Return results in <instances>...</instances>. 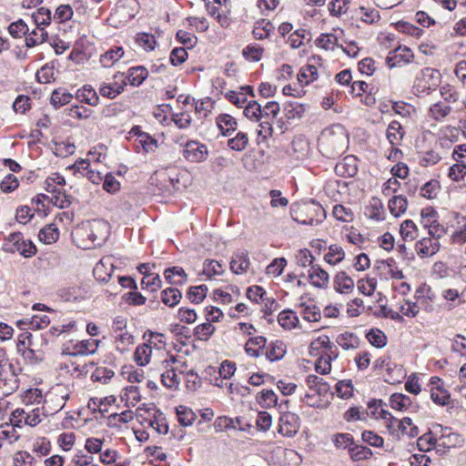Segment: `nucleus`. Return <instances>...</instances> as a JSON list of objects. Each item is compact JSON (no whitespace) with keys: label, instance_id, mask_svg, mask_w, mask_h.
Segmentation results:
<instances>
[{"label":"nucleus","instance_id":"nucleus-44","mask_svg":"<svg viewBox=\"0 0 466 466\" xmlns=\"http://www.w3.org/2000/svg\"><path fill=\"white\" fill-rule=\"evenodd\" d=\"M388 206L390 213L397 218L407 210L408 200L403 196H395L389 200Z\"/></svg>","mask_w":466,"mask_h":466},{"label":"nucleus","instance_id":"nucleus-13","mask_svg":"<svg viewBox=\"0 0 466 466\" xmlns=\"http://www.w3.org/2000/svg\"><path fill=\"white\" fill-rule=\"evenodd\" d=\"M429 386L431 399L435 404L445 406L450 403L451 394L439 377H431Z\"/></svg>","mask_w":466,"mask_h":466},{"label":"nucleus","instance_id":"nucleus-40","mask_svg":"<svg viewBox=\"0 0 466 466\" xmlns=\"http://www.w3.org/2000/svg\"><path fill=\"white\" fill-rule=\"evenodd\" d=\"M337 343L346 350H354L360 346V339L352 332H343L336 339Z\"/></svg>","mask_w":466,"mask_h":466},{"label":"nucleus","instance_id":"nucleus-38","mask_svg":"<svg viewBox=\"0 0 466 466\" xmlns=\"http://www.w3.org/2000/svg\"><path fill=\"white\" fill-rule=\"evenodd\" d=\"M338 352H327L319 356L318 360L315 364V370L320 374H328L331 370V360L337 359Z\"/></svg>","mask_w":466,"mask_h":466},{"label":"nucleus","instance_id":"nucleus-54","mask_svg":"<svg viewBox=\"0 0 466 466\" xmlns=\"http://www.w3.org/2000/svg\"><path fill=\"white\" fill-rule=\"evenodd\" d=\"M73 98L71 93L67 92L66 89L59 88L56 89L51 95V104L55 107H60L66 104H69Z\"/></svg>","mask_w":466,"mask_h":466},{"label":"nucleus","instance_id":"nucleus-12","mask_svg":"<svg viewBox=\"0 0 466 466\" xmlns=\"http://www.w3.org/2000/svg\"><path fill=\"white\" fill-rule=\"evenodd\" d=\"M127 86V77L124 73L117 72L113 76L112 82H103L99 86V93L102 96L114 99L120 95Z\"/></svg>","mask_w":466,"mask_h":466},{"label":"nucleus","instance_id":"nucleus-28","mask_svg":"<svg viewBox=\"0 0 466 466\" xmlns=\"http://www.w3.org/2000/svg\"><path fill=\"white\" fill-rule=\"evenodd\" d=\"M386 137L392 147L400 145L404 137L401 125L398 121H391L386 130Z\"/></svg>","mask_w":466,"mask_h":466},{"label":"nucleus","instance_id":"nucleus-19","mask_svg":"<svg viewBox=\"0 0 466 466\" xmlns=\"http://www.w3.org/2000/svg\"><path fill=\"white\" fill-rule=\"evenodd\" d=\"M338 352L337 348L331 344L329 336L320 335L313 339L309 345V353L313 356H320L327 352Z\"/></svg>","mask_w":466,"mask_h":466},{"label":"nucleus","instance_id":"nucleus-41","mask_svg":"<svg viewBox=\"0 0 466 466\" xmlns=\"http://www.w3.org/2000/svg\"><path fill=\"white\" fill-rule=\"evenodd\" d=\"M47 37V32L44 27H38L35 25V28L31 32H27L25 35V44L28 47H33L37 45L43 44Z\"/></svg>","mask_w":466,"mask_h":466},{"label":"nucleus","instance_id":"nucleus-33","mask_svg":"<svg viewBox=\"0 0 466 466\" xmlns=\"http://www.w3.org/2000/svg\"><path fill=\"white\" fill-rule=\"evenodd\" d=\"M165 279L171 284L183 285L186 283L187 275L185 270L178 266L168 268L164 272Z\"/></svg>","mask_w":466,"mask_h":466},{"label":"nucleus","instance_id":"nucleus-3","mask_svg":"<svg viewBox=\"0 0 466 466\" xmlns=\"http://www.w3.org/2000/svg\"><path fill=\"white\" fill-rule=\"evenodd\" d=\"M466 266L454 274L451 286L444 288L441 291V299L449 309H453L466 303Z\"/></svg>","mask_w":466,"mask_h":466},{"label":"nucleus","instance_id":"nucleus-26","mask_svg":"<svg viewBox=\"0 0 466 466\" xmlns=\"http://www.w3.org/2000/svg\"><path fill=\"white\" fill-rule=\"evenodd\" d=\"M357 171L356 159L353 157H346L335 166V172L341 177H354Z\"/></svg>","mask_w":466,"mask_h":466},{"label":"nucleus","instance_id":"nucleus-34","mask_svg":"<svg viewBox=\"0 0 466 466\" xmlns=\"http://www.w3.org/2000/svg\"><path fill=\"white\" fill-rule=\"evenodd\" d=\"M124 56L121 46H114L100 56V63L104 67L113 66Z\"/></svg>","mask_w":466,"mask_h":466},{"label":"nucleus","instance_id":"nucleus-5","mask_svg":"<svg viewBox=\"0 0 466 466\" xmlns=\"http://www.w3.org/2000/svg\"><path fill=\"white\" fill-rule=\"evenodd\" d=\"M293 220L301 225L318 226L325 218V210L319 203H309L298 206L297 209L291 208Z\"/></svg>","mask_w":466,"mask_h":466},{"label":"nucleus","instance_id":"nucleus-53","mask_svg":"<svg viewBox=\"0 0 466 466\" xmlns=\"http://www.w3.org/2000/svg\"><path fill=\"white\" fill-rule=\"evenodd\" d=\"M39 239L46 244L55 243L59 238V230L54 224H49L39 232Z\"/></svg>","mask_w":466,"mask_h":466},{"label":"nucleus","instance_id":"nucleus-51","mask_svg":"<svg viewBox=\"0 0 466 466\" xmlns=\"http://www.w3.org/2000/svg\"><path fill=\"white\" fill-rule=\"evenodd\" d=\"M318 78V68L313 65H307L303 66L299 75L298 81L301 85H309Z\"/></svg>","mask_w":466,"mask_h":466},{"label":"nucleus","instance_id":"nucleus-48","mask_svg":"<svg viewBox=\"0 0 466 466\" xmlns=\"http://www.w3.org/2000/svg\"><path fill=\"white\" fill-rule=\"evenodd\" d=\"M17 427L14 423H3L0 425V440L7 441L9 444H13L17 441L20 438L17 431Z\"/></svg>","mask_w":466,"mask_h":466},{"label":"nucleus","instance_id":"nucleus-10","mask_svg":"<svg viewBox=\"0 0 466 466\" xmlns=\"http://www.w3.org/2000/svg\"><path fill=\"white\" fill-rule=\"evenodd\" d=\"M151 337L156 341L149 339L147 343L138 345L134 352L133 360L140 367H145L150 362L157 342L163 343L164 336L162 334L152 335Z\"/></svg>","mask_w":466,"mask_h":466},{"label":"nucleus","instance_id":"nucleus-20","mask_svg":"<svg viewBox=\"0 0 466 466\" xmlns=\"http://www.w3.org/2000/svg\"><path fill=\"white\" fill-rule=\"evenodd\" d=\"M440 249L439 240L431 238H423L420 241H418L415 245V250L418 256L420 258H428L435 253H437Z\"/></svg>","mask_w":466,"mask_h":466},{"label":"nucleus","instance_id":"nucleus-43","mask_svg":"<svg viewBox=\"0 0 466 466\" xmlns=\"http://www.w3.org/2000/svg\"><path fill=\"white\" fill-rule=\"evenodd\" d=\"M366 339L375 348L382 349L388 343V338L385 333L376 328L370 329L366 333Z\"/></svg>","mask_w":466,"mask_h":466},{"label":"nucleus","instance_id":"nucleus-50","mask_svg":"<svg viewBox=\"0 0 466 466\" xmlns=\"http://www.w3.org/2000/svg\"><path fill=\"white\" fill-rule=\"evenodd\" d=\"M0 389L5 396L10 395L18 389V380L15 373L10 372L5 378L0 379Z\"/></svg>","mask_w":466,"mask_h":466},{"label":"nucleus","instance_id":"nucleus-59","mask_svg":"<svg viewBox=\"0 0 466 466\" xmlns=\"http://www.w3.org/2000/svg\"><path fill=\"white\" fill-rule=\"evenodd\" d=\"M121 399L125 400L128 406H136L141 400L138 387L135 385L126 387Z\"/></svg>","mask_w":466,"mask_h":466},{"label":"nucleus","instance_id":"nucleus-2","mask_svg":"<svg viewBox=\"0 0 466 466\" xmlns=\"http://www.w3.org/2000/svg\"><path fill=\"white\" fill-rule=\"evenodd\" d=\"M349 142L348 134L343 126L337 124L324 129L319 139L320 151L328 157L342 154Z\"/></svg>","mask_w":466,"mask_h":466},{"label":"nucleus","instance_id":"nucleus-23","mask_svg":"<svg viewBox=\"0 0 466 466\" xmlns=\"http://www.w3.org/2000/svg\"><path fill=\"white\" fill-rule=\"evenodd\" d=\"M299 309L301 318L308 322H318L321 319V311L312 301L300 303Z\"/></svg>","mask_w":466,"mask_h":466},{"label":"nucleus","instance_id":"nucleus-17","mask_svg":"<svg viewBox=\"0 0 466 466\" xmlns=\"http://www.w3.org/2000/svg\"><path fill=\"white\" fill-rule=\"evenodd\" d=\"M113 272V258L110 256L102 258L93 269L94 277L100 282H108Z\"/></svg>","mask_w":466,"mask_h":466},{"label":"nucleus","instance_id":"nucleus-16","mask_svg":"<svg viewBox=\"0 0 466 466\" xmlns=\"http://www.w3.org/2000/svg\"><path fill=\"white\" fill-rule=\"evenodd\" d=\"M156 177L163 190L172 193L179 189V174L176 169L160 170L156 173Z\"/></svg>","mask_w":466,"mask_h":466},{"label":"nucleus","instance_id":"nucleus-29","mask_svg":"<svg viewBox=\"0 0 466 466\" xmlns=\"http://www.w3.org/2000/svg\"><path fill=\"white\" fill-rule=\"evenodd\" d=\"M76 98L92 106H96L99 104V96L96 91L90 85H85L78 89L76 92Z\"/></svg>","mask_w":466,"mask_h":466},{"label":"nucleus","instance_id":"nucleus-21","mask_svg":"<svg viewBox=\"0 0 466 466\" xmlns=\"http://www.w3.org/2000/svg\"><path fill=\"white\" fill-rule=\"evenodd\" d=\"M250 266L248 251L240 250L234 253L230 261V269L235 274L246 273Z\"/></svg>","mask_w":466,"mask_h":466},{"label":"nucleus","instance_id":"nucleus-22","mask_svg":"<svg viewBox=\"0 0 466 466\" xmlns=\"http://www.w3.org/2000/svg\"><path fill=\"white\" fill-rule=\"evenodd\" d=\"M50 323V319L46 314L34 315L31 319H25L17 321V326L21 329L25 327L31 329H42L46 328Z\"/></svg>","mask_w":466,"mask_h":466},{"label":"nucleus","instance_id":"nucleus-8","mask_svg":"<svg viewBox=\"0 0 466 466\" xmlns=\"http://www.w3.org/2000/svg\"><path fill=\"white\" fill-rule=\"evenodd\" d=\"M174 364H179V362L176 360L175 356L169 354H167V358L161 361V369L163 370L161 381L166 388L171 390L177 389L180 384L177 371L173 368Z\"/></svg>","mask_w":466,"mask_h":466},{"label":"nucleus","instance_id":"nucleus-61","mask_svg":"<svg viewBox=\"0 0 466 466\" xmlns=\"http://www.w3.org/2000/svg\"><path fill=\"white\" fill-rule=\"evenodd\" d=\"M46 416H48V414H46L44 410L35 408L25 412L24 423L31 427H35L38 425Z\"/></svg>","mask_w":466,"mask_h":466},{"label":"nucleus","instance_id":"nucleus-57","mask_svg":"<svg viewBox=\"0 0 466 466\" xmlns=\"http://www.w3.org/2000/svg\"><path fill=\"white\" fill-rule=\"evenodd\" d=\"M202 271L208 278H213L223 274L224 266L217 260L207 259L203 263Z\"/></svg>","mask_w":466,"mask_h":466},{"label":"nucleus","instance_id":"nucleus-52","mask_svg":"<svg viewBox=\"0 0 466 466\" xmlns=\"http://www.w3.org/2000/svg\"><path fill=\"white\" fill-rule=\"evenodd\" d=\"M390 402L392 409L400 411L407 410L411 406L410 398L402 393L392 394Z\"/></svg>","mask_w":466,"mask_h":466},{"label":"nucleus","instance_id":"nucleus-27","mask_svg":"<svg viewBox=\"0 0 466 466\" xmlns=\"http://www.w3.org/2000/svg\"><path fill=\"white\" fill-rule=\"evenodd\" d=\"M217 126L223 136L228 137L237 129V120L228 114H221L216 119Z\"/></svg>","mask_w":466,"mask_h":466},{"label":"nucleus","instance_id":"nucleus-11","mask_svg":"<svg viewBox=\"0 0 466 466\" xmlns=\"http://www.w3.org/2000/svg\"><path fill=\"white\" fill-rule=\"evenodd\" d=\"M98 344V340L92 339H84L76 343L70 341L63 345L62 353L70 356L93 354L96 351Z\"/></svg>","mask_w":466,"mask_h":466},{"label":"nucleus","instance_id":"nucleus-24","mask_svg":"<svg viewBox=\"0 0 466 466\" xmlns=\"http://www.w3.org/2000/svg\"><path fill=\"white\" fill-rule=\"evenodd\" d=\"M334 289L341 294H349L354 289V281L345 271L338 272L334 277Z\"/></svg>","mask_w":466,"mask_h":466},{"label":"nucleus","instance_id":"nucleus-7","mask_svg":"<svg viewBox=\"0 0 466 466\" xmlns=\"http://www.w3.org/2000/svg\"><path fill=\"white\" fill-rule=\"evenodd\" d=\"M5 249L11 253H19L25 258H31L36 253L34 243L24 237L21 232H14L5 239Z\"/></svg>","mask_w":466,"mask_h":466},{"label":"nucleus","instance_id":"nucleus-47","mask_svg":"<svg viewBox=\"0 0 466 466\" xmlns=\"http://www.w3.org/2000/svg\"><path fill=\"white\" fill-rule=\"evenodd\" d=\"M306 383L310 390H313L319 395H325L329 390V384L317 375H309Z\"/></svg>","mask_w":466,"mask_h":466},{"label":"nucleus","instance_id":"nucleus-63","mask_svg":"<svg viewBox=\"0 0 466 466\" xmlns=\"http://www.w3.org/2000/svg\"><path fill=\"white\" fill-rule=\"evenodd\" d=\"M32 18L36 26L45 28L51 22V11L48 8L40 7L36 12L33 13Z\"/></svg>","mask_w":466,"mask_h":466},{"label":"nucleus","instance_id":"nucleus-55","mask_svg":"<svg viewBox=\"0 0 466 466\" xmlns=\"http://www.w3.org/2000/svg\"><path fill=\"white\" fill-rule=\"evenodd\" d=\"M148 425L158 434H167L168 431L167 420L163 414L159 412L154 413L153 417L148 419Z\"/></svg>","mask_w":466,"mask_h":466},{"label":"nucleus","instance_id":"nucleus-9","mask_svg":"<svg viewBox=\"0 0 466 466\" xmlns=\"http://www.w3.org/2000/svg\"><path fill=\"white\" fill-rule=\"evenodd\" d=\"M177 143L184 147L183 156L187 160L198 163L207 159L208 150L206 145L197 140H188L185 143L178 140Z\"/></svg>","mask_w":466,"mask_h":466},{"label":"nucleus","instance_id":"nucleus-18","mask_svg":"<svg viewBox=\"0 0 466 466\" xmlns=\"http://www.w3.org/2000/svg\"><path fill=\"white\" fill-rule=\"evenodd\" d=\"M310 284L318 289H326L329 283V275L319 265H311L308 271Z\"/></svg>","mask_w":466,"mask_h":466},{"label":"nucleus","instance_id":"nucleus-30","mask_svg":"<svg viewBox=\"0 0 466 466\" xmlns=\"http://www.w3.org/2000/svg\"><path fill=\"white\" fill-rule=\"evenodd\" d=\"M278 322L283 329L290 330L299 327V319L295 311L286 309L279 314Z\"/></svg>","mask_w":466,"mask_h":466},{"label":"nucleus","instance_id":"nucleus-45","mask_svg":"<svg viewBox=\"0 0 466 466\" xmlns=\"http://www.w3.org/2000/svg\"><path fill=\"white\" fill-rule=\"evenodd\" d=\"M396 422L398 433L401 435H407L409 437H416L419 434L417 426L412 424L411 419L405 417L402 420H393Z\"/></svg>","mask_w":466,"mask_h":466},{"label":"nucleus","instance_id":"nucleus-14","mask_svg":"<svg viewBox=\"0 0 466 466\" xmlns=\"http://www.w3.org/2000/svg\"><path fill=\"white\" fill-rule=\"evenodd\" d=\"M300 426L299 417L292 412H285L279 420L278 431L286 437H293Z\"/></svg>","mask_w":466,"mask_h":466},{"label":"nucleus","instance_id":"nucleus-37","mask_svg":"<svg viewBox=\"0 0 466 466\" xmlns=\"http://www.w3.org/2000/svg\"><path fill=\"white\" fill-rule=\"evenodd\" d=\"M285 354L286 345L281 340L271 341L266 350V357L270 361L279 360Z\"/></svg>","mask_w":466,"mask_h":466},{"label":"nucleus","instance_id":"nucleus-35","mask_svg":"<svg viewBox=\"0 0 466 466\" xmlns=\"http://www.w3.org/2000/svg\"><path fill=\"white\" fill-rule=\"evenodd\" d=\"M147 76V69L141 66L129 68L126 76L127 81L134 86H140Z\"/></svg>","mask_w":466,"mask_h":466},{"label":"nucleus","instance_id":"nucleus-15","mask_svg":"<svg viewBox=\"0 0 466 466\" xmlns=\"http://www.w3.org/2000/svg\"><path fill=\"white\" fill-rule=\"evenodd\" d=\"M413 57L414 55L410 48L398 46L394 50L389 52L386 57V63L389 67L392 68L400 66L401 64L410 63L413 60Z\"/></svg>","mask_w":466,"mask_h":466},{"label":"nucleus","instance_id":"nucleus-32","mask_svg":"<svg viewBox=\"0 0 466 466\" xmlns=\"http://www.w3.org/2000/svg\"><path fill=\"white\" fill-rule=\"evenodd\" d=\"M239 296V289L237 286H228L226 290L218 289L214 291V298L224 304H229Z\"/></svg>","mask_w":466,"mask_h":466},{"label":"nucleus","instance_id":"nucleus-56","mask_svg":"<svg viewBox=\"0 0 466 466\" xmlns=\"http://www.w3.org/2000/svg\"><path fill=\"white\" fill-rule=\"evenodd\" d=\"M177 417L179 424L184 427L192 425L196 420V414L194 411L182 405L177 408Z\"/></svg>","mask_w":466,"mask_h":466},{"label":"nucleus","instance_id":"nucleus-1","mask_svg":"<svg viewBox=\"0 0 466 466\" xmlns=\"http://www.w3.org/2000/svg\"><path fill=\"white\" fill-rule=\"evenodd\" d=\"M109 235V225L103 219L82 223L73 232L74 240L83 249L100 246Z\"/></svg>","mask_w":466,"mask_h":466},{"label":"nucleus","instance_id":"nucleus-6","mask_svg":"<svg viewBox=\"0 0 466 466\" xmlns=\"http://www.w3.org/2000/svg\"><path fill=\"white\" fill-rule=\"evenodd\" d=\"M441 82V74L439 70L425 67L416 76L412 86L413 93L417 96L428 95L435 90Z\"/></svg>","mask_w":466,"mask_h":466},{"label":"nucleus","instance_id":"nucleus-31","mask_svg":"<svg viewBox=\"0 0 466 466\" xmlns=\"http://www.w3.org/2000/svg\"><path fill=\"white\" fill-rule=\"evenodd\" d=\"M385 371V380L390 384L400 382L406 376L402 366L394 361L390 362Z\"/></svg>","mask_w":466,"mask_h":466},{"label":"nucleus","instance_id":"nucleus-62","mask_svg":"<svg viewBox=\"0 0 466 466\" xmlns=\"http://www.w3.org/2000/svg\"><path fill=\"white\" fill-rule=\"evenodd\" d=\"M122 375L125 380L132 384L140 383L145 380L144 371L132 366L125 367L122 370Z\"/></svg>","mask_w":466,"mask_h":466},{"label":"nucleus","instance_id":"nucleus-39","mask_svg":"<svg viewBox=\"0 0 466 466\" xmlns=\"http://www.w3.org/2000/svg\"><path fill=\"white\" fill-rule=\"evenodd\" d=\"M345 258V251L339 245L332 244L329 247L328 252L324 255V260L332 266L341 262Z\"/></svg>","mask_w":466,"mask_h":466},{"label":"nucleus","instance_id":"nucleus-25","mask_svg":"<svg viewBox=\"0 0 466 466\" xmlns=\"http://www.w3.org/2000/svg\"><path fill=\"white\" fill-rule=\"evenodd\" d=\"M266 344L267 339L263 336L249 338L245 344V351L249 357L258 358L261 355Z\"/></svg>","mask_w":466,"mask_h":466},{"label":"nucleus","instance_id":"nucleus-36","mask_svg":"<svg viewBox=\"0 0 466 466\" xmlns=\"http://www.w3.org/2000/svg\"><path fill=\"white\" fill-rule=\"evenodd\" d=\"M451 112V107L450 106H447L442 102H436L430 106L428 116L430 118L440 122L447 117Z\"/></svg>","mask_w":466,"mask_h":466},{"label":"nucleus","instance_id":"nucleus-58","mask_svg":"<svg viewBox=\"0 0 466 466\" xmlns=\"http://www.w3.org/2000/svg\"><path fill=\"white\" fill-rule=\"evenodd\" d=\"M181 292L176 288H168L161 292V300L169 307H174L180 301Z\"/></svg>","mask_w":466,"mask_h":466},{"label":"nucleus","instance_id":"nucleus-4","mask_svg":"<svg viewBox=\"0 0 466 466\" xmlns=\"http://www.w3.org/2000/svg\"><path fill=\"white\" fill-rule=\"evenodd\" d=\"M69 385L56 384L53 386L45 395V401L42 410L48 415L60 411L71 396Z\"/></svg>","mask_w":466,"mask_h":466},{"label":"nucleus","instance_id":"nucleus-64","mask_svg":"<svg viewBox=\"0 0 466 466\" xmlns=\"http://www.w3.org/2000/svg\"><path fill=\"white\" fill-rule=\"evenodd\" d=\"M216 331V328L212 323L208 321L198 325L194 329L195 336L203 341H207Z\"/></svg>","mask_w":466,"mask_h":466},{"label":"nucleus","instance_id":"nucleus-42","mask_svg":"<svg viewBox=\"0 0 466 466\" xmlns=\"http://www.w3.org/2000/svg\"><path fill=\"white\" fill-rule=\"evenodd\" d=\"M339 35L333 33L321 34L316 39V45L318 47L325 50H333L339 46Z\"/></svg>","mask_w":466,"mask_h":466},{"label":"nucleus","instance_id":"nucleus-60","mask_svg":"<svg viewBox=\"0 0 466 466\" xmlns=\"http://www.w3.org/2000/svg\"><path fill=\"white\" fill-rule=\"evenodd\" d=\"M258 403L264 408H270L277 405L278 397L271 390H263L257 396Z\"/></svg>","mask_w":466,"mask_h":466},{"label":"nucleus","instance_id":"nucleus-49","mask_svg":"<svg viewBox=\"0 0 466 466\" xmlns=\"http://www.w3.org/2000/svg\"><path fill=\"white\" fill-rule=\"evenodd\" d=\"M116 347L117 350L124 352L134 343V336L127 330H123L114 334Z\"/></svg>","mask_w":466,"mask_h":466},{"label":"nucleus","instance_id":"nucleus-46","mask_svg":"<svg viewBox=\"0 0 466 466\" xmlns=\"http://www.w3.org/2000/svg\"><path fill=\"white\" fill-rule=\"evenodd\" d=\"M66 184V179L63 176L58 173L51 174L45 181V188L47 192L60 194L61 189L59 187H63Z\"/></svg>","mask_w":466,"mask_h":466}]
</instances>
